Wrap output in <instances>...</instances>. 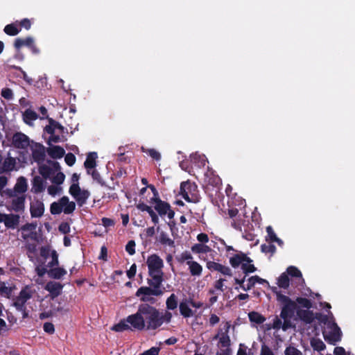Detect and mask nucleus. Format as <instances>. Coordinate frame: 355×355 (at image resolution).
Returning a JSON list of instances; mask_svg holds the SVG:
<instances>
[{
    "label": "nucleus",
    "mask_w": 355,
    "mask_h": 355,
    "mask_svg": "<svg viewBox=\"0 0 355 355\" xmlns=\"http://www.w3.org/2000/svg\"><path fill=\"white\" fill-rule=\"evenodd\" d=\"M159 310L147 303L139 305L137 311L129 315V322L138 331L156 330L160 327Z\"/></svg>",
    "instance_id": "nucleus-1"
},
{
    "label": "nucleus",
    "mask_w": 355,
    "mask_h": 355,
    "mask_svg": "<svg viewBox=\"0 0 355 355\" xmlns=\"http://www.w3.org/2000/svg\"><path fill=\"white\" fill-rule=\"evenodd\" d=\"M273 293L276 295L277 300L281 305L280 318L284 320V329H288L293 327L291 319L294 316L297 309V304L293 301L289 297L283 295L281 291H278L277 287L271 288Z\"/></svg>",
    "instance_id": "nucleus-2"
},
{
    "label": "nucleus",
    "mask_w": 355,
    "mask_h": 355,
    "mask_svg": "<svg viewBox=\"0 0 355 355\" xmlns=\"http://www.w3.org/2000/svg\"><path fill=\"white\" fill-rule=\"evenodd\" d=\"M146 265L148 269V275L150 279H147V282L162 284L164 281V268L163 260L156 254H151L148 257Z\"/></svg>",
    "instance_id": "nucleus-3"
},
{
    "label": "nucleus",
    "mask_w": 355,
    "mask_h": 355,
    "mask_svg": "<svg viewBox=\"0 0 355 355\" xmlns=\"http://www.w3.org/2000/svg\"><path fill=\"white\" fill-rule=\"evenodd\" d=\"M149 286H141L135 293L137 297H139L141 302L153 304L156 303V299L153 296L162 295L164 292L161 288L162 284L147 282Z\"/></svg>",
    "instance_id": "nucleus-4"
},
{
    "label": "nucleus",
    "mask_w": 355,
    "mask_h": 355,
    "mask_svg": "<svg viewBox=\"0 0 355 355\" xmlns=\"http://www.w3.org/2000/svg\"><path fill=\"white\" fill-rule=\"evenodd\" d=\"M180 189V194L187 202L198 203L200 201L201 197L195 182H191L189 180L182 182Z\"/></svg>",
    "instance_id": "nucleus-5"
},
{
    "label": "nucleus",
    "mask_w": 355,
    "mask_h": 355,
    "mask_svg": "<svg viewBox=\"0 0 355 355\" xmlns=\"http://www.w3.org/2000/svg\"><path fill=\"white\" fill-rule=\"evenodd\" d=\"M76 209V203L70 202L67 196H62L58 202L51 204L50 211L53 215L60 214L63 211L65 214H72Z\"/></svg>",
    "instance_id": "nucleus-6"
},
{
    "label": "nucleus",
    "mask_w": 355,
    "mask_h": 355,
    "mask_svg": "<svg viewBox=\"0 0 355 355\" xmlns=\"http://www.w3.org/2000/svg\"><path fill=\"white\" fill-rule=\"evenodd\" d=\"M205 191L209 193L211 196H216L219 192L220 187L221 185L220 178L214 175L213 172H207L205 175Z\"/></svg>",
    "instance_id": "nucleus-7"
},
{
    "label": "nucleus",
    "mask_w": 355,
    "mask_h": 355,
    "mask_svg": "<svg viewBox=\"0 0 355 355\" xmlns=\"http://www.w3.org/2000/svg\"><path fill=\"white\" fill-rule=\"evenodd\" d=\"M11 144L15 148L26 149L30 145V139L24 133L17 132L12 137Z\"/></svg>",
    "instance_id": "nucleus-8"
},
{
    "label": "nucleus",
    "mask_w": 355,
    "mask_h": 355,
    "mask_svg": "<svg viewBox=\"0 0 355 355\" xmlns=\"http://www.w3.org/2000/svg\"><path fill=\"white\" fill-rule=\"evenodd\" d=\"M322 334L324 340L330 345H335L338 342L341 340L342 331L339 327L329 331H322Z\"/></svg>",
    "instance_id": "nucleus-9"
},
{
    "label": "nucleus",
    "mask_w": 355,
    "mask_h": 355,
    "mask_svg": "<svg viewBox=\"0 0 355 355\" xmlns=\"http://www.w3.org/2000/svg\"><path fill=\"white\" fill-rule=\"evenodd\" d=\"M230 326L227 325L225 332H223L222 329H219L218 334L214 337V340H219V343L222 347H230L231 345V339L229 336Z\"/></svg>",
    "instance_id": "nucleus-10"
},
{
    "label": "nucleus",
    "mask_w": 355,
    "mask_h": 355,
    "mask_svg": "<svg viewBox=\"0 0 355 355\" xmlns=\"http://www.w3.org/2000/svg\"><path fill=\"white\" fill-rule=\"evenodd\" d=\"M45 148L41 144H36L35 148L32 149V158L38 164L42 163L45 159Z\"/></svg>",
    "instance_id": "nucleus-11"
},
{
    "label": "nucleus",
    "mask_w": 355,
    "mask_h": 355,
    "mask_svg": "<svg viewBox=\"0 0 355 355\" xmlns=\"http://www.w3.org/2000/svg\"><path fill=\"white\" fill-rule=\"evenodd\" d=\"M31 297V294L26 289H22L15 299L13 305L16 309H22L24 306H26V302Z\"/></svg>",
    "instance_id": "nucleus-12"
},
{
    "label": "nucleus",
    "mask_w": 355,
    "mask_h": 355,
    "mask_svg": "<svg viewBox=\"0 0 355 355\" xmlns=\"http://www.w3.org/2000/svg\"><path fill=\"white\" fill-rule=\"evenodd\" d=\"M244 262L252 263V260L242 252L234 254L230 259V263L234 268H238Z\"/></svg>",
    "instance_id": "nucleus-13"
},
{
    "label": "nucleus",
    "mask_w": 355,
    "mask_h": 355,
    "mask_svg": "<svg viewBox=\"0 0 355 355\" xmlns=\"http://www.w3.org/2000/svg\"><path fill=\"white\" fill-rule=\"evenodd\" d=\"M30 212L32 218H40L44 212V205L40 200L31 203Z\"/></svg>",
    "instance_id": "nucleus-14"
},
{
    "label": "nucleus",
    "mask_w": 355,
    "mask_h": 355,
    "mask_svg": "<svg viewBox=\"0 0 355 355\" xmlns=\"http://www.w3.org/2000/svg\"><path fill=\"white\" fill-rule=\"evenodd\" d=\"M111 329L116 332H122L126 330H135L133 327L132 323L129 322V315L127 318L121 320L119 323L112 326Z\"/></svg>",
    "instance_id": "nucleus-15"
},
{
    "label": "nucleus",
    "mask_w": 355,
    "mask_h": 355,
    "mask_svg": "<svg viewBox=\"0 0 355 355\" xmlns=\"http://www.w3.org/2000/svg\"><path fill=\"white\" fill-rule=\"evenodd\" d=\"M151 201L155 202V209L161 216L166 214L170 208V205L168 202L162 200L159 197L153 198Z\"/></svg>",
    "instance_id": "nucleus-16"
},
{
    "label": "nucleus",
    "mask_w": 355,
    "mask_h": 355,
    "mask_svg": "<svg viewBox=\"0 0 355 355\" xmlns=\"http://www.w3.org/2000/svg\"><path fill=\"white\" fill-rule=\"evenodd\" d=\"M25 200L26 198L24 196L13 198L10 204L11 209L15 212H23L25 209Z\"/></svg>",
    "instance_id": "nucleus-17"
},
{
    "label": "nucleus",
    "mask_w": 355,
    "mask_h": 355,
    "mask_svg": "<svg viewBox=\"0 0 355 355\" xmlns=\"http://www.w3.org/2000/svg\"><path fill=\"white\" fill-rule=\"evenodd\" d=\"M63 286L59 282H49L46 284L45 289L49 291L53 297L60 295Z\"/></svg>",
    "instance_id": "nucleus-18"
},
{
    "label": "nucleus",
    "mask_w": 355,
    "mask_h": 355,
    "mask_svg": "<svg viewBox=\"0 0 355 355\" xmlns=\"http://www.w3.org/2000/svg\"><path fill=\"white\" fill-rule=\"evenodd\" d=\"M20 216L17 214H10L6 215L4 225L8 229H15L19 224Z\"/></svg>",
    "instance_id": "nucleus-19"
},
{
    "label": "nucleus",
    "mask_w": 355,
    "mask_h": 355,
    "mask_svg": "<svg viewBox=\"0 0 355 355\" xmlns=\"http://www.w3.org/2000/svg\"><path fill=\"white\" fill-rule=\"evenodd\" d=\"M49 125H46L44 128V131L49 134L53 135L55 132V130L58 129L60 130V133L64 132V128L58 121H55L52 118H49Z\"/></svg>",
    "instance_id": "nucleus-20"
},
{
    "label": "nucleus",
    "mask_w": 355,
    "mask_h": 355,
    "mask_svg": "<svg viewBox=\"0 0 355 355\" xmlns=\"http://www.w3.org/2000/svg\"><path fill=\"white\" fill-rule=\"evenodd\" d=\"M189 300L185 299L180 302L179 304V309L181 315L184 318H188L193 315V311L189 307Z\"/></svg>",
    "instance_id": "nucleus-21"
},
{
    "label": "nucleus",
    "mask_w": 355,
    "mask_h": 355,
    "mask_svg": "<svg viewBox=\"0 0 355 355\" xmlns=\"http://www.w3.org/2000/svg\"><path fill=\"white\" fill-rule=\"evenodd\" d=\"M48 155L53 159H60L64 154V149L60 146H53L46 150Z\"/></svg>",
    "instance_id": "nucleus-22"
},
{
    "label": "nucleus",
    "mask_w": 355,
    "mask_h": 355,
    "mask_svg": "<svg viewBox=\"0 0 355 355\" xmlns=\"http://www.w3.org/2000/svg\"><path fill=\"white\" fill-rule=\"evenodd\" d=\"M45 189L44 182L40 176H35L32 180V191L35 193L42 192Z\"/></svg>",
    "instance_id": "nucleus-23"
},
{
    "label": "nucleus",
    "mask_w": 355,
    "mask_h": 355,
    "mask_svg": "<svg viewBox=\"0 0 355 355\" xmlns=\"http://www.w3.org/2000/svg\"><path fill=\"white\" fill-rule=\"evenodd\" d=\"M297 315L300 318V320L304 322L306 324L311 323L314 320V315H313V311H311L309 309L297 310Z\"/></svg>",
    "instance_id": "nucleus-24"
},
{
    "label": "nucleus",
    "mask_w": 355,
    "mask_h": 355,
    "mask_svg": "<svg viewBox=\"0 0 355 355\" xmlns=\"http://www.w3.org/2000/svg\"><path fill=\"white\" fill-rule=\"evenodd\" d=\"M98 155L96 152L89 153L85 161L84 166L87 170V173H90V169H93L96 166V159H97Z\"/></svg>",
    "instance_id": "nucleus-25"
},
{
    "label": "nucleus",
    "mask_w": 355,
    "mask_h": 355,
    "mask_svg": "<svg viewBox=\"0 0 355 355\" xmlns=\"http://www.w3.org/2000/svg\"><path fill=\"white\" fill-rule=\"evenodd\" d=\"M187 264L189 266V270L192 276H200L202 272V266L197 261H188Z\"/></svg>",
    "instance_id": "nucleus-26"
},
{
    "label": "nucleus",
    "mask_w": 355,
    "mask_h": 355,
    "mask_svg": "<svg viewBox=\"0 0 355 355\" xmlns=\"http://www.w3.org/2000/svg\"><path fill=\"white\" fill-rule=\"evenodd\" d=\"M267 236L266 237V241L269 242H275L279 246H282L284 245V242L282 239L278 238L275 233L272 227L271 226H268L266 227Z\"/></svg>",
    "instance_id": "nucleus-27"
},
{
    "label": "nucleus",
    "mask_w": 355,
    "mask_h": 355,
    "mask_svg": "<svg viewBox=\"0 0 355 355\" xmlns=\"http://www.w3.org/2000/svg\"><path fill=\"white\" fill-rule=\"evenodd\" d=\"M286 273L288 275V276L290 275L293 277L297 278L300 283H304V279L302 277V274L297 267L293 266H288L286 269Z\"/></svg>",
    "instance_id": "nucleus-28"
},
{
    "label": "nucleus",
    "mask_w": 355,
    "mask_h": 355,
    "mask_svg": "<svg viewBox=\"0 0 355 355\" xmlns=\"http://www.w3.org/2000/svg\"><path fill=\"white\" fill-rule=\"evenodd\" d=\"M259 283L260 284H269L268 282L264 279L261 278L257 275L252 276L248 279V283L246 284V289L250 290L254 285Z\"/></svg>",
    "instance_id": "nucleus-29"
},
{
    "label": "nucleus",
    "mask_w": 355,
    "mask_h": 355,
    "mask_svg": "<svg viewBox=\"0 0 355 355\" xmlns=\"http://www.w3.org/2000/svg\"><path fill=\"white\" fill-rule=\"evenodd\" d=\"M67 274V271L62 268H50L48 275L50 277L59 279Z\"/></svg>",
    "instance_id": "nucleus-30"
},
{
    "label": "nucleus",
    "mask_w": 355,
    "mask_h": 355,
    "mask_svg": "<svg viewBox=\"0 0 355 355\" xmlns=\"http://www.w3.org/2000/svg\"><path fill=\"white\" fill-rule=\"evenodd\" d=\"M33 43V39L31 37H27L25 39L16 38L14 42V46L17 50H19L22 46H29Z\"/></svg>",
    "instance_id": "nucleus-31"
},
{
    "label": "nucleus",
    "mask_w": 355,
    "mask_h": 355,
    "mask_svg": "<svg viewBox=\"0 0 355 355\" xmlns=\"http://www.w3.org/2000/svg\"><path fill=\"white\" fill-rule=\"evenodd\" d=\"M15 191L19 193H24L27 191V181L24 177H19L15 185Z\"/></svg>",
    "instance_id": "nucleus-32"
},
{
    "label": "nucleus",
    "mask_w": 355,
    "mask_h": 355,
    "mask_svg": "<svg viewBox=\"0 0 355 355\" xmlns=\"http://www.w3.org/2000/svg\"><path fill=\"white\" fill-rule=\"evenodd\" d=\"M191 251L195 254L207 253L211 251V248L202 243H196L191 246Z\"/></svg>",
    "instance_id": "nucleus-33"
},
{
    "label": "nucleus",
    "mask_w": 355,
    "mask_h": 355,
    "mask_svg": "<svg viewBox=\"0 0 355 355\" xmlns=\"http://www.w3.org/2000/svg\"><path fill=\"white\" fill-rule=\"evenodd\" d=\"M248 318L250 322L257 324H263L266 321V318L256 311L250 312L248 313Z\"/></svg>",
    "instance_id": "nucleus-34"
},
{
    "label": "nucleus",
    "mask_w": 355,
    "mask_h": 355,
    "mask_svg": "<svg viewBox=\"0 0 355 355\" xmlns=\"http://www.w3.org/2000/svg\"><path fill=\"white\" fill-rule=\"evenodd\" d=\"M277 285L279 288L286 289L289 287L290 279L286 272H283L277 279Z\"/></svg>",
    "instance_id": "nucleus-35"
},
{
    "label": "nucleus",
    "mask_w": 355,
    "mask_h": 355,
    "mask_svg": "<svg viewBox=\"0 0 355 355\" xmlns=\"http://www.w3.org/2000/svg\"><path fill=\"white\" fill-rule=\"evenodd\" d=\"M178 297L174 293H172L166 299V309H167V310L173 311V310H175L178 307Z\"/></svg>",
    "instance_id": "nucleus-36"
},
{
    "label": "nucleus",
    "mask_w": 355,
    "mask_h": 355,
    "mask_svg": "<svg viewBox=\"0 0 355 355\" xmlns=\"http://www.w3.org/2000/svg\"><path fill=\"white\" fill-rule=\"evenodd\" d=\"M39 173L44 179L46 180L53 174V169L50 166L43 164L39 166Z\"/></svg>",
    "instance_id": "nucleus-37"
},
{
    "label": "nucleus",
    "mask_w": 355,
    "mask_h": 355,
    "mask_svg": "<svg viewBox=\"0 0 355 355\" xmlns=\"http://www.w3.org/2000/svg\"><path fill=\"white\" fill-rule=\"evenodd\" d=\"M311 346L315 351L321 352L326 348L325 344L320 338H313L311 340Z\"/></svg>",
    "instance_id": "nucleus-38"
},
{
    "label": "nucleus",
    "mask_w": 355,
    "mask_h": 355,
    "mask_svg": "<svg viewBox=\"0 0 355 355\" xmlns=\"http://www.w3.org/2000/svg\"><path fill=\"white\" fill-rule=\"evenodd\" d=\"M3 31L8 35L15 36L20 32L21 28H18L15 24H10L4 27Z\"/></svg>",
    "instance_id": "nucleus-39"
},
{
    "label": "nucleus",
    "mask_w": 355,
    "mask_h": 355,
    "mask_svg": "<svg viewBox=\"0 0 355 355\" xmlns=\"http://www.w3.org/2000/svg\"><path fill=\"white\" fill-rule=\"evenodd\" d=\"M159 241L162 245H167L170 247L174 246V241L170 239L165 232H161L159 235Z\"/></svg>",
    "instance_id": "nucleus-40"
},
{
    "label": "nucleus",
    "mask_w": 355,
    "mask_h": 355,
    "mask_svg": "<svg viewBox=\"0 0 355 355\" xmlns=\"http://www.w3.org/2000/svg\"><path fill=\"white\" fill-rule=\"evenodd\" d=\"M89 196L90 193L87 190H80V192L78 193V196H77L75 199L80 205H83V204L86 203V201Z\"/></svg>",
    "instance_id": "nucleus-41"
},
{
    "label": "nucleus",
    "mask_w": 355,
    "mask_h": 355,
    "mask_svg": "<svg viewBox=\"0 0 355 355\" xmlns=\"http://www.w3.org/2000/svg\"><path fill=\"white\" fill-rule=\"evenodd\" d=\"M15 165V160L14 158L10 157L8 159H6L3 163L2 170L0 171V173L3 172L10 171L13 169Z\"/></svg>",
    "instance_id": "nucleus-42"
},
{
    "label": "nucleus",
    "mask_w": 355,
    "mask_h": 355,
    "mask_svg": "<svg viewBox=\"0 0 355 355\" xmlns=\"http://www.w3.org/2000/svg\"><path fill=\"white\" fill-rule=\"evenodd\" d=\"M173 315L172 313L167 311H165L164 313L159 311V322L160 327L165 322L166 324L170 323L171 322Z\"/></svg>",
    "instance_id": "nucleus-43"
},
{
    "label": "nucleus",
    "mask_w": 355,
    "mask_h": 355,
    "mask_svg": "<svg viewBox=\"0 0 355 355\" xmlns=\"http://www.w3.org/2000/svg\"><path fill=\"white\" fill-rule=\"evenodd\" d=\"M12 292V288L6 285L5 282H0V295L7 298H10Z\"/></svg>",
    "instance_id": "nucleus-44"
},
{
    "label": "nucleus",
    "mask_w": 355,
    "mask_h": 355,
    "mask_svg": "<svg viewBox=\"0 0 355 355\" xmlns=\"http://www.w3.org/2000/svg\"><path fill=\"white\" fill-rule=\"evenodd\" d=\"M37 119V113L31 109H27L24 113V120L26 123H28V121H35Z\"/></svg>",
    "instance_id": "nucleus-45"
},
{
    "label": "nucleus",
    "mask_w": 355,
    "mask_h": 355,
    "mask_svg": "<svg viewBox=\"0 0 355 355\" xmlns=\"http://www.w3.org/2000/svg\"><path fill=\"white\" fill-rule=\"evenodd\" d=\"M261 250L262 252L265 254L270 253L271 255L274 254L276 252V247L275 245L269 243V244H262L261 245Z\"/></svg>",
    "instance_id": "nucleus-46"
},
{
    "label": "nucleus",
    "mask_w": 355,
    "mask_h": 355,
    "mask_svg": "<svg viewBox=\"0 0 355 355\" xmlns=\"http://www.w3.org/2000/svg\"><path fill=\"white\" fill-rule=\"evenodd\" d=\"M241 269L243 270V272L245 274V277L248 274L254 272L257 270L256 267L252 264L251 263H243L241 265Z\"/></svg>",
    "instance_id": "nucleus-47"
},
{
    "label": "nucleus",
    "mask_w": 355,
    "mask_h": 355,
    "mask_svg": "<svg viewBox=\"0 0 355 355\" xmlns=\"http://www.w3.org/2000/svg\"><path fill=\"white\" fill-rule=\"evenodd\" d=\"M295 302L307 309H309L312 306L311 300L305 297H297Z\"/></svg>",
    "instance_id": "nucleus-48"
},
{
    "label": "nucleus",
    "mask_w": 355,
    "mask_h": 355,
    "mask_svg": "<svg viewBox=\"0 0 355 355\" xmlns=\"http://www.w3.org/2000/svg\"><path fill=\"white\" fill-rule=\"evenodd\" d=\"M51 261L50 262H49V263L47 264V267L53 268V267L58 266V264H59L58 254L55 250H53L51 251Z\"/></svg>",
    "instance_id": "nucleus-49"
},
{
    "label": "nucleus",
    "mask_w": 355,
    "mask_h": 355,
    "mask_svg": "<svg viewBox=\"0 0 355 355\" xmlns=\"http://www.w3.org/2000/svg\"><path fill=\"white\" fill-rule=\"evenodd\" d=\"M284 354L285 355H302V353L300 350L297 349L295 347L289 345L285 349Z\"/></svg>",
    "instance_id": "nucleus-50"
},
{
    "label": "nucleus",
    "mask_w": 355,
    "mask_h": 355,
    "mask_svg": "<svg viewBox=\"0 0 355 355\" xmlns=\"http://www.w3.org/2000/svg\"><path fill=\"white\" fill-rule=\"evenodd\" d=\"M80 190L81 189L78 183H73L69 187V192L75 198L78 196V193L80 192Z\"/></svg>",
    "instance_id": "nucleus-51"
},
{
    "label": "nucleus",
    "mask_w": 355,
    "mask_h": 355,
    "mask_svg": "<svg viewBox=\"0 0 355 355\" xmlns=\"http://www.w3.org/2000/svg\"><path fill=\"white\" fill-rule=\"evenodd\" d=\"M65 178V175L62 172H58L57 174L52 178L51 181L53 183L60 185L63 183Z\"/></svg>",
    "instance_id": "nucleus-52"
},
{
    "label": "nucleus",
    "mask_w": 355,
    "mask_h": 355,
    "mask_svg": "<svg viewBox=\"0 0 355 355\" xmlns=\"http://www.w3.org/2000/svg\"><path fill=\"white\" fill-rule=\"evenodd\" d=\"M36 227V223H27L25 225H22L20 229L22 232H33L35 230Z\"/></svg>",
    "instance_id": "nucleus-53"
},
{
    "label": "nucleus",
    "mask_w": 355,
    "mask_h": 355,
    "mask_svg": "<svg viewBox=\"0 0 355 355\" xmlns=\"http://www.w3.org/2000/svg\"><path fill=\"white\" fill-rule=\"evenodd\" d=\"M1 94L6 100H12L14 96L12 89L8 87L2 89Z\"/></svg>",
    "instance_id": "nucleus-54"
},
{
    "label": "nucleus",
    "mask_w": 355,
    "mask_h": 355,
    "mask_svg": "<svg viewBox=\"0 0 355 355\" xmlns=\"http://www.w3.org/2000/svg\"><path fill=\"white\" fill-rule=\"evenodd\" d=\"M135 241L134 240H130L125 245V250L130 255L135 254Z\"/></svg>",
    "instance_id": "nucleus-55"
},
{
    "label": "nucleus",
    "mask_w": 355,
    "mask_h": 355,
    "mask_svg": "<svg viewBox=\"0 0 355 355\" xmlns=\"http://www.w3.org/2000/svg\"><path fill=\"white\" fill-rule=\"evenodd\" d=\"M216 271L222 273L224 275H227V276L232 275L231 269L229 267L223 266L220 263L218 264Z\"/></svg>",
    "instance_id": "nucleus-56"
},
{
    "label": "nucleus",
    "mask_w": 355,
    "mask_h": 355,
    "mask_svg": "<svg viewBox=\"0 0 355 355\" xmlns=\"http://www.w3.org/2000/svg\"><path fill=\"white\" fill-rule=\"evenodd\" d=\"M284 321L282 322V320L276 316L273 320L272 328L275 329H282L284 331H286L287 329H284Z\"/></svg>",
    "instance_id": "nucleus-57"
},
{
    "label": "nucleus",
    "mask_w": 355,
    "mask_h": 355,
    "mask_svg": "<svg viewBox=\"0 0 355 355\" xmlns=\"http://www.w3.org/2000/svg\"><path fill=\"white\" fill-rule=\"evenodd\" d=\"M76 160V156L71 153H68L64 157V161L69 166H73L75 164Z\"/></svg>",
    "instance_id": "nucleus-58"
},
{
    "label": "nucleus",
    "mask_w": 355,
    "mask_h": 355,
    "mask_svg": "<svg viewBox=\"0 0 355 355\" xmlns=\"http://www.w3.org/2000/svg\"><path fill=\"white\" fill-rule=\"evenodd\" d=\"M314 318H315L319 322V323L324 324L328 322L329 317L327 315H324L321 313H316Z\"/></svg>",
    "instance_id": "nucleus-59"
},
{
    "label": "nucleus",
    "mask_w": 355,
    "mask_h": 355,
    "mask_svg": "<svg viewBox=\"0 0 355 355\" xmlns=\"http://www.w3.org/2000/svg\"><path fill=\"white\" fill-rule=\"evenodd\" d=\"M22 238L24 240H26L27 239H31V240L35 241L36 242L40 241L38 234L35 230L33 232H30L28 234H23Z\"/></svg>",
    "instance_id": "nucleus-60"
},
{
    "label": "nucleus",
    "mask_w": 355,
    "mask_h": 355,
    "mask_svg": "<svg viewBox=\"0 0 355 355\" xmlns=\"http://www.w3.org/2000/svg\"><path fill=\"white\" fill-rule=\"evenodd\" d=\"M58 230L62 234H68L70 232V225L67 222H62L60 224Z\"/></svg>",
    "instance_id": "nucleus-61"
},
{
    "label": "nucleus",
    "mask_w": 355,
    "mask_h": 355,
    "mask_svg": "<svg viewBox=\"0 0 355 355\" xmlns=\"http://www.w3.org/2000/svg\"><path fill=\"white\" fill-rule=\"evenodd\" d=\"M147 153L150 157H151L153 159H155L156 161H159L161 159L160 153L155 149H148Z\"/></svg>",
    "instance_id": "nucleus-62"
},
{
    "label": "nucleus",
    "mask_w": 355,
    "mask_h": 355,
    "mask_svg": "<svg viewBox=\"0 0 355 355\" xmlns=\"http://www.w3.org/2000/svg\"><path fill=\"white\" fill-rule=\"evenodd\" d=\"M160 348L158 347H152L148 350L144 351L141 355H159Z\"/></svg>",
    "instance_id": "nucleus-63"
},
{
    "label": "nucleus",
    "mask_w": 355,
    "mask_h": 355,
    "mask_svg": "<svg viewBox=\"0 0 355 355\" xmlns=\"http://www.w3.org/2000/svg\"><path fill=\"white\" fill-rule=\"evenodd\" d=\"M260 355H275L272 349L266 344H262L261 347Z\"/></svg>",
    "instance_id": "nucleus-64"
}]
</instances>
